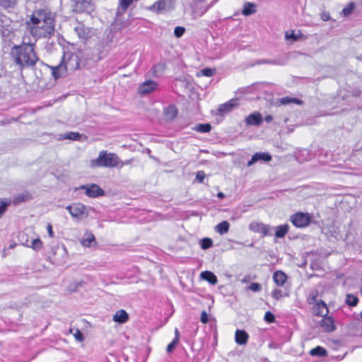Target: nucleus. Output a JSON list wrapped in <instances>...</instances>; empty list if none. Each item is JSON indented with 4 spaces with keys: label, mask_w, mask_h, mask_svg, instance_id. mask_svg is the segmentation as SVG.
I'll list each match as a JSON object with an SVG mask.
<instances>
[{
    "label": "nucleus",
    "mask_w": 362,
    "mask_h": 362,
    "mask_svg": "<svg viewBox=\"0 0 362 362\" xmlns=\"http://www.w3.org/2000/svg\"><path fill=\"white\" fill-rule=\"evenodd\" d=\"M26 25L30 34L35 42L39 39H49L54 36L55 31L54 16L47 9L35 10Z\"/></svg>",
    "instance_id": "1"
},
{
    "label": "nucleus",
    "mask_w": 362,
    "mask_h": 362,
    "mask_svg": "<svg viewBox=\"0 0 362 362\" xmlns=\"http://www.w3.org/2000/svg\"><path fill=\"white\" fill-rule=\"evenodd\" d=\"M35 42H22L21 45H14L11 50V56L15 64L20 69L33 67L39 61V57L35 50Z\"/></svg>",
    "instance_id": "2"
},
{
    "label": "nucleus",
    "mask_w": 362,
    "mask_h": 362,
    "mask_svg": "<svg viewBox=\"0 0 362 362\" xmlns=\"http://www.w3.org/2000/svg\"><path fill=\"white\" fill-rule=\"evenodd\" d=\"M120 163V159L114 153L101 151L97 158L91 160L92 167L115 168Z\"/></svg>",
    "instance_id": "3"
},
{
    "label": "nucleus",
    "mask_w": 362,
    "mask_h": 362,
    "mask_svg": "<svg viewBox=\"0 0 362 362\" xmlns=\"http://www.w3.org/2000/svg\"><path fill=\"white\" fill-rule=\"evenodd\" d=\"M76 52L80 56L83 66L88 64L89 62L95 63L103 59V57L98 52V50L95 52L90 47H84L83 48H79Z\"/></svg>",
    "instance_id": "4"
},
{
    "label": "nucleus",
    "mask_w": 362,
    "mask_h": 362,
    "mask_svg": "<svg viewBox=\"0 0 362 362\" xmlns=\"http://www.w3.org/2000/svg\"><path fill=\"white\" fill-rule=\"evenodd\" d=\"M74 219L82 220L86 218L89 215L88 208L81 203H74L71 205L66 206Z\"/></svg>",
    "instance_id": "5"
},
{
    "label": "nucleus",
    "mask_w": 362,
    "mask_h": 362,
    "mask_svg": "<svg viewBox=\"0 0 362 362\" xmlns=\"http://www.w3.org/2000/svg\"><path fill=\"white\" fill-rule=\"evenodd\" d=\"M62 62L67 71H74L81 68L82 62L77 52L64 54Z\"/></svg>",
    "instance_id": "6"
},
{
    "label": "nucleus",
    "mask_w": 362,
    "mask_h": 362,
    "mask_svg": "<svg viewBox=\"0 0 362 362\" xmlns=\"http://www.w3.org/2000/svg\"><path fill=\"white\" fill-rule=\"evenodd\" d=\"M73 11L90 14L94 11L92 0H71Z\"/></svg>",
    "instance_id": "7"
},
{
    "label": "nucleus",
    "mask_w": 362,
    "mask_h": 362,
    "mask_svg": "<svg viewBox=\"0 0 362 362\" xmlns=\"http://www.w3.org/2000/svg\"><path fill=\"white\" fill-rule=\"evenodd\" d=\"M216 3V0H211L209 4L207 0H193L191 4L192 13L195 16H202Z\"/></svg>",
    "instance_id": "8"
},
{
    "label": "nucleus",
    "mask_w": 362,
    "mask_h": 362,
    "mask_svg": "<svg viewBox=\"0 0 362 362\" xmlns=\"http://www.w3.org/2000/svg\"><path fill=\"white\" fill-rule=\"evenodd\" d=\"M312 221V216L308 213L297 212L290 217V221L296 228H305Z\"/></svg>",
    "instance_id": "9"
},
{
    "label": "nucleus",
    "mask_w": 362,
    "mask_h": 362,
    "mask_svg": "<svg viewBox=\"0 0 362 362\" xmlns=\"http://www.w3.org/2000/svg\"><path fill=\"white\" fill-rule=\"evenodd\" d=\"M78 189H85L86 195L90 198L99 197L103 196L105 194L104 190L96 184L83 185H81ZM76 189H78V188Z\"/></svg>",
    "instance_id": "10"
},
{
    "label": "nucleus",
    "mask_w": 362,
    "mask_h": 362,
    "mask_svg": "<svg viewBox=\"0 0 362 362\" xmlns=\"http://www.w3.org/2000/svg\"><path fill=\"white\" fill-rule=\"evenodd\" d=\"M173 8V0H158L156 1L150 9L158 13L170 11Z\"/></svg>",
    "instance_id": "11"
},
{
    "label": "nucleus",
    "mask_w": 362,
    "mask_h": 362,
    "mask_svg": "<svg viewBox=\"0 0 362 362\" xmlns=\"http://www.w3.org/2000/svg\"><path fill=\"white\" fill-rule=\"evenodd\" d=\"M158 83L152 80H146L144 83L139 85L138 92L140 95H147L158 88Z\"/></svg>",
    "instance_id": "12"
},
{
    "label": "nucleus",
    "mask_w": 362,
    "mask_h": 362,
    "mask_svg": "<svg viewBox=\"0 0 362 362\" xmlns=\"http://www.w3.org/2000/svg\"><path fill=\"white\" fill-rule=\"evenodd\" d=\"M320 326L326 332H332L336 329L334 320L331 316L324 315L320 322Z\"/></svg>",
    "instance_id": "13"
},
{
    "label": "nucleus",
    "mask_w": 362,
    "mask_h": 362,
    "mask_svg": "<svg viewBox=\"0 0 362 362\" xmlns=\"http://www.w3.org/2000/svg\"><path fill=\"white\" fill-rule=\"evenodd\" d=\"M245 122L248 126L259 127L262 124L263 118L259 112H254L245 117Z\"/></svg>",
    "instance_id": "14"
},
{
    "label": "nucleus",
    "mask_w": 362,
    "mask_h": 362,
    "mask_svg": "<svg viewBox=\"0 0 362 362\" xmlns=\"http://www.w3.org/2000/svg\"><path fill=\"white\" fill-rule=\"evenodd\" d=\"M272 157L269 153L257 152L252 155L251 159L247 162V166H252L259 160L269 162L272 160Z\"/></svg>",
    "instance_id": "15"
},
{
    "label": "nucleus",
    "mask_w": 362,
    "mask_h": 362,
    "mask_svg": "<svg viewBox=\"0 0 362 362\" xmlns=\"http://www.w3.org/2000/svg\"><path fill=\"white\" fill-rule=\"evenodd\" d=\"M238 106V102L237 99H231L229 101L221 104L218 109V112L220 115L228 113L231 112L235 107Z\"/></svg>",
    "instance_id": "16"
},
{
    "label": "nucleus",
    "mask_w": 362,
    "mask_h": 362,
    "mask_svg": "<svg viewBox=\"0 0 362 362\" xmlns=\"http://www.w3.org/2000/svg\"><path fill=\"white\" fill-rule=\"evenodd\" d=\"M313 313L315 316L322 317L328 314L329 310L326 303L322 300H319L314 305Z\"/></svg>",
    "instance_id": "17"
},
{
    "label": "nucleus",
    "mask_w": 362,
    "mask_h": 362,
    "mask_svg": "<svg viewBox=\"0 0 362 362\" xmlns=\"http://www.w3.org/2000/svg\"><path fill=\"white\" fill-rule=\"evenodd\" d=\"M74 31L76 33L80 39L86 40L90 37V28L86 27L82 23H78V25L75 27Z\"/></svg>",
    "instance_id": "18"
},
{
    "label": "nucleus",
    "mask_w": 362,
    "mask_h": 362,
    "mask_svg": "<svg viewBox=\"0 0 362 362\" xmlns=\"http://www.w3.org/2000/svg\"><path fill=\"white\" fill-rule=\"evenodd\" d=\"M249 334L244 329H237L235 333V341L239 345L247 343Z\"/></svg>",
    "instance_id": "19"
},
{
    "label": "nucleus",
    "mask_w": 362,
    "mask_h": 362,
    "mask_svg": "<svg viewBox=\"0 0 362 362\" xmlns=\"http://www.w3.org/2000/svg\"><path fill=\"white\" fill-rule=\"evenodd\" d=\"M52 75L54 78V79H58L61 77H63L65 75L66 71H67L64 62H62L55 66H52Z\"/></svg>",
    "instance_id": "20"
},
{
    "label": "nucleus",
    "mask_w": 362,
    "mask_h": 362,
    "mask_svg": "<svg viewBox=\"0 0 362 362\" xmlns=\"http://www.w3.org/2000/svg\"><path fill=\"white\" fill-rule=\"evenodd\" d=\"M286 279L287 276L282 271H276L273 274V280L278 286H283Z\"/></svg>",
    "instance_id": "21"
},
{
    "label": "nucleus",
    "mask_w": 362,
    "mask_h": 362,
    "mask_svg": "<svg viewBox=\"0 0 362 362\" xmlns=\"http://www.w3.org/2000/svg\"><path fill=\"white\" fill-rule=\"evenodd\" d=\"M165 68V64L163 62H159L152 66L151 71L155 77H160L164 74Z\"/></svg>",
    "instance_id": "22"
},
{
    "label": "nucleus",
    "mask_w": 362,
    "mask_h": 362,
    "mask_svg": "<svg viewBox=\"0 0 362 362\" xmlns=\"http://www.w3.org/2000/svg\"><path fill=\"white\" fill-rule=\"evenodd\" d=\"M200 276L203 280L206 281L211 285H216L218 282L217 276L210 271L202 272Z\"/></svg>",
    "instance_id": "23"
},
{
    "label": "nucleus",
    "mask_w": 362,
    "mask_h": 362,
    "mask_svg": "<svg viewBox=\"0 0 362 362\" xmlns=\"http://www.w3.org/2000/svg\"><path fill=\"white\" fill-rule=\"evenodd\" d=\"M32 198V195L28 192L19 193L13 198V203L14 205H18L22 202L28 201Z\"/></svg>",
    "instance_id": "24"
},
{
    "label": "nucleus",
    "mask_w": 362,
    "mask_h": 362,
    "mask_svg": "<svg viewBox=\"0 0 362 362\" xmlns=\"http://www.w3.org/2000/svg\"><path fill=\"white\" fill-rule=\"evenodd\" d=\"M129 319V315L124 310H119L113 316V320L116 322L122 324Z\"/></svg>",
    "instance_id": "25"
},
{
    "label": "nucleus",
    "mask_w": 362,
    "mask_h": 362,
    "mask_svg": "<svg viewBox=\"0 0 362 362\" xmlns=\"http://www.w3.org/2000/svg\"><path fill=\"white\" fill-rule=\"evenodd\" d=\"M289 226L286 223L279 225L275 228V237L277 238H283L286 236L289 230Z\"/></svg>",
    "instance_id": "26"
},
{
    "label": "nucleus",
    "mask_w": 362,
    "mask_h": 362,
    "mask_svg": "<svg viewBox=\"0 0 362 362\" xmlns=\"http://www.w3.org/2000/svg\"><path fill=\"white\" fill-rule=\"evenodd\" d=\"M258 64H269L277 66H284L286 64V58H276L274 59H261L257 62Z\"/></svg>",
    "instance_id": "27"
},
{
    "label": "nucleus",
    "mask_w": 362,
    "mask_h": 362,
    "mask_svg": "<svg viewBox=\"0 0 362 362\" xmlns=\"http://www.w3.org/2000/svg\"><path fill=\"white\" fill-rule=\"evenodd\" d=\"M13 28L11 26V23L8 25L6 27H3L0 29V33L4 40H10L13 36Z\"/></svg>",
    "instance_id": "28"
},
{
    "label": "nucleus",
    "mask_w": 362,
    "mask_h": 362,
    "mask_svg": "<svg viewBox=\"0 0 362 362\" xmlns=\"http://www.w3.org/2000/svg\"><path fill=\"white\" fill-rule=\"evenodd\" d=\"M81 137V134L78 132H70L59 135V140L69 139L73 141H78Z\"/></svg>",
    "instance_id": "29"
},
{
    "label": "nucleus",
    "mask_w": 362,
    "mask_h": 362,
    "mask_svg": "<svg viewBox=\"0 0 362 362\" xmlns=\"http://www.w3.org/2000/svg\"><path fill=\"white\" fill-rule=\"evenodd\" d=\"M139 1V0H119L117 14L125 12L134 2H137Z\"/></svg>",
    "instance_id": "30"
},
{
    "label": "nucleus",
    "mask_w": 362,
    "mask_h": 362,
    "mask_svg": "<svg viewBox=\"0 0 362 362\" xmlns=\"http://www.w3.org/2000/svg\"><path fill=\"white\" fill-rule=\"evenodd\" d=\"M279 103L282 105H287L291 103H294L296 105H301L303 103L302 100L297 98L292 97H283L279 100Z\"/></svg>",
    "instance_id": "31"
},
{
    "label": "nucleus",
    "mask_w": 362,
    "mask_h": 362,
    "mask_svg": "<svg viewBox=\"0 0 362 362\" xmlns=\"http://www.w3.org/2000/svg\"><path fill=\"white\" fill-rule=\"evenodd\" d=\"M164 114L167 119H173L177 115V109L175 105H169L164 110Z\"/></svg>",
    "instance_id": "32"
},
{
    "label": "nucleus",
    "mask_w": 362,
    "mask_h": 362,
    "mask_svg": "<svg viewBox=\"0 0 362 362\" xmlns=\"http://www.w3.org/2000/svg\"><path fill=\"white\" fill-rule=\"evenodd\" d=\"M310 354L313 356L325 357L327 355V351L322 346H317L310 351Z\"/></svg>",
    "instance_id": "33"
},
{
    "label": "nucleus",
    "mask_w": 362,
    "mask_h": 362,
    "mask_svg": "<svg viewBox=\"0 0 362 362\" xmlns=\"http://www.w3.org/2000/svg\"><path fill=\"white\" fill-rule=\"evenodd\" d=\"M264 223L262 222L253 221L249 225V230L253 233H259L262 235Z\"/></svg>",
    "instance_id": "34"
},
{
    "label": "nucleus",
    "mask_w": 362,
    "mask_h": 362,
    "mask_svg": "<svg viewBox=\"0 0 362 362\" xmlns=\"http://www.w3.org/2000/svg\"><path fill=\"white\" fill-rule=\"evenodd\" d=\"M256 12V5L253 3L245 2L243 6V14L250 16Z\"/></svg>",
    "instance_id": "35"
},
{
    "label": "nucleus",
    "mask_w": 362,
    "mask_h": 362,
    "mask_svg": "<svg viewBox=\"0 0 362 362\" xmlns=\"http://www.w3.org/2000/svg\"><path fill=\"white\" fill-rule=\"evenodd\" d=\"M230 224L227 221H223L216 226V230L221 235H224L228 233Z\"/></svg>",
    "instance_id": "36"
},
{
    "label": "nucleus",
    "mask_w": 362,
    "mask_h": 362,
    "mask_svg": "<svg viewBox=\"0 0 362 362\" xmlns=\"http://www.w3.org/2000/svg\"><path fill=\"white\" fill-rule=\"evenodd\" d=\"M303 37L300 30H297V32L291 31V33L286 32L285 34V37L286 40H291L293 42H296L299 40Z\"/></svg>",
    "instance_id": "37"
},
{
    "label": "nucleus",
    "mask_w": 362,
    "mask_h": 362,
    "mask_svg": "<svg viewBox=\"0 0 362 362\" xmlns=\"http://www.w3.org/2000/svg\"><path fill=\"white\" fill-rule=\"evenodd\" d=\"M18 4V0H0V6L4 9H13Z\"/></svg>",
    "instance_id": "38"
},
{
    "label": "nucleus",
    "mask_w": 362,
    "mask_h": 362,
    "mask_svg": "<svg viewBox=\"0 0 362 362\" xmlns=\"http://www.w3.org/2000/svg\"><path fill=\"white\" fill-rule=\"evenodd\" d=\"M193 129L200 133H208L211 130V125L209 123L198 124Z\"/></svg>",
    "instance_id": "39"
},
{
    "label": "nucleus",
    "mask_w": 362,
    "mask_h": 362,
    "mask_svg": "<svg viewBox=\"0 0 362 362\" xmlns=\"http://www.w3.org/2000/svg\"><path fill=\"white\" fill-rule=\"evenodd\" d=\"M93 243H95V240L92 233L86 234L85 238L81 240V244L84 247H90Z\"/></svg>",
    "instance_id": "40"
},
{
    "label": "nucleus",
    "mask_w": 362,
    "mask_h": 362,
    "mask_svg": "<svg viewBox=\"0 0 362 362\" xmlns=\"http://www.w3.org/2000/svg\"><path fill=\"white\" fill-rule=\"evenodd\" d=\"M11 201L6 199H0V218L10 206Z\"/></svg>",
    "instance_id": "41"
},
{
    "label": "nucleus",
    "mask_w": 362,
    "mask_h": 362,
    "mask_svg": "<svg viewBox=\"0 0 362 362\" xmlns=\"http://www.w3.org/2000/svg\"><path fill=\"white\" fill-rule=\"evenodd\" d=\"M346 303L351 307L356 306L358 303V298L357 296L353 294H347L346 298Z\"/></svg>",
    "instance_id": "42"
},
{
    "label": "nucleus",
    "mask_w": 362,
    "mask_h": 362,
    "mask_svg": "<svg viewBox=\"0 0 362 362\" xmlns=\"http://www.w3.org/2000/svg\"><path fill=\"white\" fill-rule=\"evenodd\" d=\"M43 247V243L40 238L33 239L31 241V244L30 247H31L35 251H39Z\"/></svg>",
    "instance_id": "43"
},
{
    "label": "nucleus",
    "mask_w": 362,
    "mask_h": 362,
    "mask_svg": "<svg viewBox=\"0 0 362 362\" xmlns=\"http://www.w3.org/2000/svg\"><path fill=\"white\" fill-rule=\"evenodd\" d=\"M212 245H213V241L209 238H204L200 241V246H201L202 249H203V250H207V249L210 248L211 247H212Z\"/></svg>",
    "instance_id": "44"
},
{
    "label": "nucleus",
    "mask_w": 362,
    "mask_h": 362,
    "mask_svg": "<svg viewBox=\"0 0 362 362\" xmlns=\"http://www.w3.org/2000/svg\"><path fill=\"white\" fill-rule=\"evenodd\" d=\"M354 8H355V3L354 1H351L346 6H345L343 8L342 14L344 16H348L352 13Z\"/></svg>",
    "instance_id": "45"
},
{
    "label": "nucleus",
    "mask_w": 362,
    "mask_h": 362,
    "mask_svg": "<svg viewBox=\"0 0 362 362\" xmlns=\"http://www.w3.org/2000/svg\"><path fill=\"white\" fill-rule=\"evenodd\" d=\"M274 228L270 225L265 224L262 230V236H272L273 235V230Z\"/></svg>",
    "instance_id": "46"
},
{
    "label": "nucleus",
    "mask_w": 362,
    "mask_h": 362,
    "mask_svg": "<svg viewBox=\"0 0 362 362\" xmlns=\"http://www.w3.org/2000/svg\"><path fill=\"white\" fill-rule=\"evenodd\" d=\"M215 72L216 69L211 68H204L200 71L201 75L207 77L212 76L215 74Z\"/></svg>",
    "instance_id": "47"
},
{
    "label": "nucleus",
    "mask_w": 362,
    "mask_h": 362,
    "mask_svg": "<svg viewBox=\"0 0 362 362\" xmlns=\"http://www.w3.org/2000/svg\"><path fill=\"white\" fill-rule=\"evenodd\" d=\"M11 23V21L6 16L0 14V29L3 27H6Z\"/></svg>",
    "instance_id": "48"
},
{
    "label": "nucleus",
    "mask_w": 362,
    "mask_h": 362,
    "mask_svg": "<svg viewBox=\"0 0 362 362\" xmlns=\"http://www.w3.org/2000/svg\"><path fill=\"white\" fill-rule=\"evenodd\" d=\"M247 288L253 292H259L262 291V285L257 282H252L249 285Z\"/></svg>",
    "instance_id": "49"
},
{
    "label": "nucleus",
    "mask_w": 362,
    "mask_h": 362,
    "mask_svg": "<svg viewBox=\"0 0 362 362\" xmlns=\"http://www.w3.org/2000/svg\"><path fill=\"white\" fill-rule=\"evenodd\" d=\"M185 33V28L182 26H177L174 30V35L179 38L181 37Z\"/></svg>",
    "instance_id": "50"
},
{
    "label": "nucleus",
    "mask_w": 362,
    "mask_h": 362,
    "mask_svg": "<svg viewBox=\"0 0 362 362\" xmlns=\"http://www.w3.org/2000/svg\"><path fill=\"white\" fill-rule=\"evenodd\" d=\"M264 320L268 323H272L275 321V316L270 311H267L265 313Z\"/></svg>",
    "instance_id": "51"
},
{
    "label": "nucleus",
    "mask_w": 362,
    "mask_h": 362,
    "mask_svg": "<svg viewBox=\"0 0 362 362\" xmlns=\"http://www.w3.org/2000/svg\"><path fill=\"white\" fill-rule=\"evenodd\" d=\"M179 341L177 339H173L167 346L166 351L170 354L171 353L176 346L178 344Z\"/></svg>",
    "instance_id": "52"
},
{
    "label": "nucleus",
    "mask_w": 362,
    "mask_h": 362,
    "mask_svg": "<svg viewBox=\"0 0 362 362\" xmlns=\"http://www.w3.org/2000/svg\"><path fill=\"white\" fill-rule=\"evenodd\" d=\"M272 296L276 300L280 299L283 296L281 290L278 288L273 290L272 293Z\"/></svg>",
    "instance_id": "53"
},
{
    "label": "nucleus",
    "mask_w": 362,
    "mask_h": 362,
    "mask_svg": "<svg viewBox=\"0 0 362 362\" xmlns=\"http://www.w3.org/2000/svg\"><path fill=\"white\" fill-rule=\"evenodd\" d=\"M206 175L203 170H199L196 175V180L197 182L202 183L204 182Z\"/></svg>",
    "instance_id": "54"
},
{
    "label": "nucleus",
    "mask_w": 362,
    "mask_h": 362,
    "mask_svg": "<svg viewBox=\"0 0 362 362\" xmlns=\"http://www.w3.org/2000/svg\"><path fill=\"white\" fill-rule=\"evenodd\" d=\"M200 321L203 324H206L209 322V315H208V313H206V311L203 310L202 312L201 317H200Z\"/></svg>",
    "instance_id": "55"
},
{
    "label": "nucleus",
    "mask_w": 362,
    "mask_h": 362,
    "mask_svg": "<svg viewBox=\"0 0 362 362\" xmlns=\"http://www.w3.org/2000/svg\"><path fill=\"white\" fill-rule=\"evenodd\" d=\"M74 337L78 341H82L84 339L83 333L79 329H76Z\"/></svg>",
    "instance_id": "56"
},
{
    "label": "nucleus",
    "mask_w": 362,
    "mask_h": 362,
    "mask_svg": "<svg viewBox=\"0 0 362 362\" xmlns=\"http://www.w3.org/2000/svg\"><path fill=\"white\" fill-rule=\"evenodd\" d=\"M47 230L49 236L50 238H53L54 237V232H53L52 226L51 223H47Z\"/></svg>",
    "instance_id": "57"
},
{
    "label": "nucleus",
    "mask_w": 362,
    "mask_h": 362,
    "mask_svg": "<svg viewBox=\"0 0 362 362\" xmlns=\"http://www.w3.org/2000/svg\"><path fill=\"white\" fill-rule=\"evenodd\" d=\"M321 19L323 21H327L330 19V15L328 12H322L321 13Z\"/></svg>",
    "instance_id": "58"
},
{
    "label": "nucleus",
    "mask_w": 362,
    "mask_h": 362,
    "mask_svg": "<svg viewBox=\"0 0 362 362\" xmlns=\"http://www.w3.org/2000/svg\"><path fill=\"white\" fill-rule=\"evenodd\" d=\"M131 162H132L131 160H126L124 161L120 160V163H119L118 168H122L124 165L130 164Z\"/></svg>",
    "instance_id": "59"
},
{
    "label": "nucleus",
    "mask_w": 362,
    "mask_h": 362,
    "mask_svg": "<svg viewBox=\"0 0 362 362\" xmlns=\"http://www.w3.org/2000/svg\"><path fill=\"white\" fill-rule=\"evenodd\" d=\"M173 339H177V341H180V333L177 328L175 329V338Z\"/></svg>",
    "instance_id": "60"
},
{
    "label": "nucleus",
    "mask_w": 362,
    "mask_h": 362,
    "mask_svg": "<svg viewBox=\"0 0 362 362\" xmlns=\"http://www.w3.org/2000/svg\"><path fill=\"white\" fill-rule=\"evenodd\" d=\"M264 119L267 122H270L272 121L273 117L272 115H267Z\"/></svg>",
    "instance_id": "61"
},
{
    "label": "nucleus",
    "mask_w": 362,
    "mask_h": 362,
    "mask_svg": "<svg viewBox=\"0 0 362 362\" xmlns=\"http://www.w3.org/2000/svg\"><path fill=\"white\" fill-rule=\"evenodd\" d=\"M217 197H218V198H219V199H222L225 198V197H226V196H225L224 193H223V192H218V193L217 194Z\"/></svg>",
    "instance_id": "62"
},
{
    "label": "nucleus",
    "mask_w": 362,
    "mask_h": 362,
    "mask_svg": "<svg viewBox=\"0 0 362 362\" xmlns=\"http://www.w3.org/2000/svg\"><path fill=\"white\" fill-rule=\"evenodd\" d=\"M23 245L28 247H30V244H29V240L28 239V238L26 237V240H25L24 243H23Z\"/></svg>",
    "instance_id": "63"
},
{
    "label": "nucleus",
    "mask_w": 362,
    "mask_h": 362,
    "mask_svg": "<svg viewBox=\"0 0 362 362\" xmlns=\"http://www.w3.org/2000/svg\"><path fill=\"white\" fill-rule=\"evenodd\" d=\"M315 298L316 297L315 296H313V297L310 298H309V303H310V304L313 303V301L315 300Z\"/></svg>",
    "instance_id": "64"
}]
</instances>
